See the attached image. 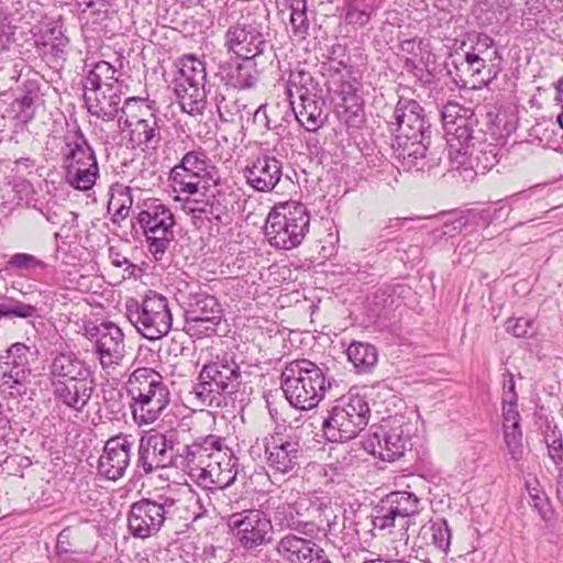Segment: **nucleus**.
I'll return each instance as SVG.
<instances>
[{
    "mask_svg": "<svg viewBox=\"0 0 563 563\" xmlns=\"http://www.w3.org/2000/svg\"><path fill=\"white\" fill-rule=\"evenodd\" d=\"M35 208L53 224H59L63 221V217L67 213L65 206L56 200H49L45 205L41 203V206L35 205Z\"/></svg>",
    "mask_w": 563,
    "mask_h": 563,
    "instance_id": "obj_55",
    "label": "nucleus"
},
{
    "mask_svg": "<svg viewBox=\"0 0 563 563\" xmlns=\"http://www.w3.org/2000/svg\"><path fill=\"white\" fill-rule=\"evenodd\" d=\"M63 167L66 183L76 190H90L99 178L96 153L80 131L65 139Z\"/></svg>",
    "mask_w": 563,
    "mask_h": 563,
    "instance_id": "obj_7",
    "label": "nucleus"
},
{
    "mask_svg": "<svg viewBox=\"0 0 563 563\" xmlns=\"http://www.w3.org/2000/svg\"><path fill=\"white\" fill-rule=\"evenodd\" d=\"M265 462L273 475H289L297 472L302 448L297 435L275 432L263 439Z\"/></svg>",
    "mask_w": 563,
    "mask_h": 563,
    "instance_id": "obj_18",
    "label": "nucleus"
},
{
    "mask_svg": "<svg viewBox=\"0 0 563 563\" xmlns=\"http://www.w3.org/2000/svg\"><path fill=\"white\" fill-rule=\"evenodd\" d=\"M216 166L212 165L207 152L197 148L187 152L179 163L175 165L170 173L169 179L175 191L179 194L196 195L199 192L202 179L213 183Z\"/></svg>",
    "mask_w": 563,
    "mask_h": 563,
    "instance_id": "obj_15",
    "label": "nucleus"
},
{
    "mask_svg": "<svg viewBox=\"0 0 563 563\" xmlns=\"http://www.w3.org/2000/svg\"><path fill=\"white\" fill-rule=\"evenodd\" d=\"M44 103L41 82L37 78H24L15 90L11 103V112L20 123H29L35 117L36 110Z\"/></svg>",
    "mask_w": 563,
    "mask_h": 563,
    "instance_id": "obj_33",
    "label": "nucleus"
},
{
    "mask_svg": "<svg viewBox=\"0 0 563 563\" xmlns=\"http://www.w3.org/2000/svg\"><path fill=\"white\" fill-rule=\"evenodd\" d=\"M289 530H295L306 537H308L310 540H312L314 537L318 536V533L321 531L320 527L313 522V521H302L299 519L298 522L290 521L288 525Z\"/></svg>",
    "mask_w": 563,
    "mask_h": 563,
    "instance_id": "obj_61",
    "label": "nucleus"
},
{
    "mask_svg": "<svg viewBox=\"0 0 563 563\" xmlns=\"http://www.w3.org/2000/svg\"><path fill=\"white\" fill-rule=\"evenodd\" d=\"M188 501H189L188 509L191 512L194 521L206 516L208 510L203 503V499L199 495L191 493Z\"/></svg>",
    "mask_w": 563,
    "mask_h": 563,
    "instance_id": "obj_62",
    "label": "nucleus"
},
{
    "mask_svg": "<svg viewBox=\"0 0 563 563\" xmlns=\"http://www.w3.org/2000/svg\"><path fill=\"white\" fill-rule=\"evenodd\" d=\"M241 384L240 365L233 356L222 354L202 365L190 394L201 406L222 408Z\"/></svg>",
    "mask_w": 563,
    "mask_h": 563,
    "instance_id": "obj_2",
    "label": "nucleus"
},
{
    "mask_svg": "<svg viewBox=\"0 0 563 563\" xmlns=\"http://www.w3.org/2000/svg\"><path fill=\"white\" fill-rule=\"evenodd\" d=\"M280 385L285 398L294 408L310 410L324 398L332 383L327 367L307 358H298L285 365Z\"/></svg>",
    "mask_w": 563,
    "mask_h": 563,
    "instance_id": "obj_1",
    "label": "nucleus"
},
{
    "mask_svg": "<svg viewBox=\"0 0 563 563\" xmlns=\"http://www.w3.org/2000/svg\"><path fill=\"white\" fill-rule=\"evenodd\" d=\"M179 71L175 84H206V65L195 55H185L179 60Z\"/></svg>",
    "mask_w": 563,
    "mask_h": 563,
    "instance_id": "obj_42",
    "label": "nucleus"
},
{
    "mask_svg": "<svg viewBox=\"0 0 563 563\" xmlns=\"http://www.w3.org/2000/svg\"><path fill=\"white\" fill-rule=\"evenodd\" d=\"M108 256L111 262V264L115 267H122L124 269V273L128 274V276L134 275L136 265L131 263V261L123 255L118 247L110 246L108 250Z\"/></svg>",
    "mask_w": 563,
    "mask_h": 563,
    "instance_id": "obj_59",
    "label": "nucleus"
},
{
    "mask_svg": "<svg viewBox=\"0 0 563 563\" xmlns=\"http://www.w3.org/2000/svg\"><path fill=\"white\" fill-rule=\"evenodd\" d=\"M47 264L29 253H15L5 263V269L19 275L33 273L37 269L44 271Z\"/></svg>",
    "mask_w": 563,
    "mask_h": 563,
    "instance_id": "obj_48",
    "label": "nucleus"
},
{
    "mask_svg": "<svg viewBox=\"0 0 563 563\" xmlns=\"http://www.w3.org/2000/svg\"><path fill=\"white\" fill-rule=\"evenodd\" d=\"M343 11L346 24L362 27L371 21L375 7L366 0H344Z\"/></svg>",
    "mask_w": 563,
    "mask_h": 563,
    "instance_id": "obj_44",
    "label": "nucleus"
},
{
    "mask_svg": "<svg viewBox=\"0 0 563 563\" xmlns=\"http://www.w3.org/2000/svg\"><path fill=\"white\" fill-rule=\"evenodd\" d=\"M313 89L314 81L309 71L299 68L290 70L286 88L289 106L295 104V98L300 99L302 97L313 95Z\"/></svg>",
    "mask_w": 563,
    "mask_h": 563,
    "instance_id": "obj_43",
    "label": "nucleus"
},
{
    "mask_svg": "<svg viewBox=\"0 0 563 563\" xmlns=\"http://www.w3.org/2000/svg\"><path fill=\"white\" fill-rule=\"evenodd\" d=\"M43 38H45L43 45L47 47L46 52L55 57H63L69 41L63 33L62 25L58 21L52 23V26L46 30Z\"/></svg>",
    "mask_w": 563,
    "mask_h": 563,
    "instance_id": "obj_51",
    "label": "nucleus"
},
{
    "mask_svg": "<svg viewBox=\"0 0 563 563\" xmlns=\"http://www.w3.org/2000/svg\"><path fill=\"white\" fill-rule=\"evenodd\" d=\"M200 198L176 197L181 202L183 211L191 217L194 225L200 228L206 223H222L233 203V191L222 184L220 178L213 180L212 187H203Z\"/></svg>",
    "mask_w": 563,
    "mask_h": 563,
    "instance_id": "obj_10",
    "label": "nucleus"
},
{
    "mask_svg": "<svg viewBox=\"0 0 563 563\" xmlns=\"http://www.w3.org/2000/svg\"><path fill=\"white\" fill-rule=\"evenodd\" d=\"M397 521H404L401 526L406 531L409 529L410 520L406 519L397 509L393 503H385V498L382 499L380 505L375 509L372 522L374 528L379 530L389 529L396 526Z\"/></svg>",
    "mask_w": 563,
    "mask_h": 563,
    "instance_id": "obj_47",
    "label": "nucleus"
},
{
    "mask_svg": "<svg viewBox=\"0 0 563 563\" xmlns=\"http://www.w3.org/2000/svg\"><path fill=\"white\" fill-rule=\"evenodd\" d=\"M504 428H517L520 426V415L517 407L503 406Z\"/></svg>",
    "mask_w": 563,
    "mask_h": 563,
    "instance_id": "obj_63",
    "label": "nucleus"
},
{
    "mask_svg": "<svg viewBox=\"0 0 563 563\" xmlns=\"http://www.w3.org/2000/svg\"><path fill=\"white\" fill-rule=\"evenodd\" d=\"M184 305L185 330L190 336L201 339L217 333L223 309L214 296L199 288L186 296Z\"/></svg>",
    "mask_w": 563,
    "mask_h": 563,
    "instance_id": "obj_13",
    "label": "nucleus"
},
{
    "mask_svg": "<svg viewBox=\"0 0 563 563\" xmlns=\"http://www.w3.org/2000/svg\"><path fill=\"white\" fill-rule=\"evenodd\" d=\"M454 81L460 87L471 86L479 88L489 85L498 75L500 68L494 60L478 57V55H465L454 58Z\"/></svg>",
    "mask_w": 563,
    "mask_h": 563,
    "instance_id": "obj_24",
    "label": "nucleus"
},
{
    "mask_svg": "<svg viewBox=\"0 0 563 563\" xmlns=\"http://www.w3.org/2000/svg\"><path fill=\"white\" fill-rule=\"evenodd\" d=\"M228 526L240 545L247 551L271 543L273 525L268 515L258 509H246L232 514Z\"/></svg>",
    "mask_w": 563,
    "mask_h": 563,
    "instance_id": "obj_16",
    "label": "nucleus"
},
{
    "mask_svg": "<svg viewBox=\"0 0 563 563\" xmlns=\"http://www.w3.org/2000/svg\"><path fill=\"white\" fill-rule=\"evenodd\" d=\"M484 136L478 137L473 145L465 151V155H449L455 168L473 170L476 175H484L499 161L500 148L494 143H483Z\"/></svg>",
    "mask_w": 563,
    "mask_h": 563,
    "instance_id": "obj_29",
    "label": "nucleus"
},
{
    "mask_svg": "<svg viewBox=\"0 0 563 563\" xmlns=\"http://www.w3.org/2000/svg\"><path fill=\"white\" fill-rule=\"evenodd\" d=\"M33 353L24 343H14L0 356V386L24 385L31 375Z\"/></svg>",
    "mask_w": 563,
    "mask_h": 563,
    "instance_id": "obj_26",
    "label": "nucleus"
},
{
    "mask_svg": "<svg viewBox=\"0 0 563 563\" xmlns=\"http://www.w3.org/2000/svg\"><path fill=\"white\" fill-rule=\"evenodd\" d=\"M452 531L446 519L437 518L422 525L413 540L416 558L426 563H443L450 552Z\"/></svg>",
    "mask_w": 563,
    "mask_h": 563,
    "instance_id": "obj_19",
    "label": "nucleus"
},
{
    "mask_svg": "<svg viewBox=\"0 0 563 563\" xmlns=\"http://www.w3.org/2000/svg\"><path fill=\"white\" fill-rule=\"evenodd\" d=\"M125 317L150 341L165 336L173 324L167 298L154 291H150L142 301L129 298L125 301Z\"/></svg>",
    "mask_w": 563,
    "mask_h": 563,
    "instance_id": "obj_6",
    "label": "nucleus"
},
{
    "mask_svg": "<svg viewBox=\"0 0 563 563\" xmlns=\"http://www.w3.org/2000/svg\"><path fill=\"white\" fill-rule=\"evenodd\" d=\"M431 134L394 136V157L406 172H430L440 165L441 158L429 151Z\"/></svg>",
    "mask_w": 563,
    "mask_h": 563,
    "instance_id": "obj_17",
    "label": "nucleus"
},
{
    "mask_svg": "<svg viewBox=\"0 0 563 563\" xmlns=\"http://www.w3.org/2000/svg\"><path fill=\"white\" fill-rule=\"evenodd\" d=\"M389 131L397 135L431 134V124L426 120L424 110L413 99L399 98L390 120L387 121Z\"/></svg>",
    "mask_w": 563,
    "mask_h": 563,
    "instance_id": "obj_23",
    "label": "nucleus"
},
{
    "mask_svg": "<svg viewBox=\"0 0 563 563\" xmlns=\"http://www.w3.org/2000/svg\"><path fill=\"white\" fill-rule=\"evenodd\" d=\"M238 459L233 455L229 448L225 455L216 459L214 462L208 464L198 475L196 483L207 489H225L230 487L236 479Z\"/></svg>",
    "mask_w": 563,
    "mask_h": 563,
    "instance_id": "obj_32",
    "label": "nucleus"
},
{
    "mask_svg": "<svg viewBox=\"0 0 563 563\" xmlns=\"http://www.w3.org/2000/svg\"><path fill=\"white\" fill-rule=\"evenodd\" d=\"M179 500L168 494H157L133 503L128 514V529L137 539H147L158 533L164 522L172 519Z\"/></svg>",
    "mask_w": 563,
    "mask_h": 563,
    "instance_id": "obj_9",
    "label": "nucleus"
},
{
    "mask_svg": "<svg viewBox=\"0 0 563 563\" xmlns=\"http://www.w3.org/2000/svg\"><path fill=\"white\" fill-rule=\"evenodd\" d=\"M299 104L296 108L291 107L289 117H295L296 120L307 130L317 131L324 122L325 115L323 111V101L317 99L316 93L306 96L299 99Z\"/></svg>",
    "mask_w": 563,
    "mask_h": 563,
    "instance_id": "obj_37",
    "label": "nucleus"
},
{
    "mask_svg": "<svg viewBox=\"0 0 563 563\" xmlns=\"http://www.w3.org/2000/svg\"><path fill=\"white\" fill-rule=\"evenodd\" d=\"M274 518L282 527L287 529L290 521H299V518L294 514V507L286 503H283L276 507Z\"/></svg>",
    "mask_w": 563,
    "mask_h": 563,
    "instance_id": "obj_60",
    "label": "nucleus"
},
{
    "mask_svg": "<svg viewBox=\"0 0 563 563\" xmlns=\"http://www.w3.org/2000/svg\"><path fill=\"white\" fill-rule=\"evenodd\" d=\"M84 86V100L88 112L102 121H112L119 115L125 117V108L135 101L133 98L125 100L121 107L123 91L115 88H95Z\"/></svg>",
    "mask_w": 563,
    "mask_h": 563,
    "instance_id": "obj_25",
    "label": "nucleus"
},
{
    "mask_svg": "<svg viewBox=\"0 0 563 563\" xmlns=\"http://www.w3.org/2000/svg\"><path fill=\"white\" fill-rule=\"evenodd\" d=\"M505 443L509 454L514 460H518L522 451V432L520 426L515 428H504Z\"/></svg>",
    "mask_w": 563,
    "mask_h": 563,
    "instance_id": "obj_56",
    "label": "nucleus"
},
{
    "mask_svg": "<svg viewBox=\"0 0 563 563\" xmlns=\"http://www.w3.org/2000/svg\"><path fill=\"white\" fill-rule=\"evenodd\" d=\"M159 439L155 438L153 440L148 432L140 439L135 464L140 476L150 475L172 464L173 456L164 452L165 440L161 441Z\"/></svg>",
    "mask_w": 563,
    "mask_h": 563,
    "instance_id": "obj_34",
    "label": "nucleus"
},
{
    "mask_svg": "<svg viewBox=\"0 0 563 563\" xmlns=\"http://www.w3.org/2000/svg\"><path fill=\"white\" fill-rule=\"evenodd\" d=\"M309 506L318 515L320 522H325L327 531L332 532L338 518L334 514L332 499L328 496L312 495L309 498Z\"/></svg>",
    "mask_w": 563,
    "mask_h": 563,
    "instance_id": "obj_49",
    "label": "nucleus"
},
{
    "mask_svg": "<svg viewBox=\"0 0 563 563\" xmlns=\"http://www.w3.org/2000/svg\"><path fill=\"white\" fill-rule=\"evenodd\" d=\"M290 10L291 32L298 40H305L309 34L310 23L307 16V0H285Z\"/></svg>",
    "mask_w": 563,
    "mask_h": 563,
    "instance_id": "obj_45",
    "label": "nucleus"
},
{
    "mask_svg": "<svg viewBox=\"0 0 563 563\" xmlns=\"http://www.w3.org/2000/svg\"><path fill=\"white\" fill-rule=\"evenodd\" d=\"M37 316V308L33 305L9 298L0 303V318L12 319H30Z\"/></svg>",
    "mask_w": 563,
    "mask_h": 563,
    "instance_id": "obj_52",
    "label": "nucleus"
},
{
    "mask_svg": "<svg viewBox=\"0 0 563 563\" xmlns=\"http://www.w3.org/2000/svg\"><path fill=\"white\" fill-rule=\"evenodd\" d=\"M310 225L307 207L300 202H287L272 210L264 225L268 242L282 250H291L305 239Z\"/></svg>",
    "mask_w": 563,
    "mask_h": 563,
    "instance_id": "obj_4",
    "label": "nucleus"
},
{
    "mask_svg": "<svg viewBox=\"0 0 563 563\" xmlns=\"http://www.w3.org/2000/svg\"><path fill=\"white\" fill-rule=\"evenodd\" d=\"M279 104L269 107L268 104H262L255 111L254 118L257 121L264 120V124L268 130L275 131L277 135H282L286 131V125L282 121H286V117H289V106H286V113L280 118L277 117Z\"/></svg>",
    "mask_w": 563,
    "mask_h": 563,
    "instance_id": "obj_50",
    "label": "nucleus"
},
{
    "mask_svg": "<svg viewBox=\"0 0 563 563\" xmlns=\"http://www.w3.org/2000/svg\"><path fill=\"white\" fill-rule=\"evenodd\" d=\"M404 417L384 419L380 424L372 426L364 442V449L383 461L393 462L404 455L409 441L405 432Z\"/></svg>",
    "mask_w": 563,
    "mask_h": 563,
    "instance_id": "obj_14",
    "label": "nucleus"
},
{
    "mask_svg": "<svg viewBox=\"0 0 563 563\" xmlns=\"http://www.w3.org/2000/svg\"><path fill=\"white\" fill-rule=\"evenodd\" d=\"M90 377V371L85 361L74 352H60L51 362V386H57L66 382L81 380Z\"/></svg>",
    "mask_w": 563,
    "mask_h": 563,
    "instance_id": "obj_35",
    "label": "nucleus"
},
{
    "mask_svg": "<svg viewBox=\"0 0 563 563\" xmlns=\"http://www.w3.org/2000/svg\"><path fill=\"white\" fill-rule=\"evenodd\" d=\"M223 46L236 57L260 59L268 65L279 64L269 32L255 22L238 21L230 25L223 36Z\"/></svg>",
    "mask_w": 563,
    "mask_h": 563,
    "instance_id": "obj_8",
    "label": "nucleus"
},
{
    "mask_svg": "<svg viewBox=\"0 0 563 563\" xmlns=\"http://www.w3.org/2000/svg\"><path fill=\"white\" fill-rule=\"evenodd\" d=\"M545 442L548 445L549 455L552 461L558 465L563 462V442L561 434H556L555 430L551 434H547Z\"/></svg>",
    "mask_w": 563,
    "mask_h": 563,
    "instance_id": "obj_57",
    "label": "nucleus"
},
{
    "mask_svg": "<svg viewBox=\"0 0 563 563\" xmlns=\"http://www.w3.org/2000/svg\"><path fill=\"white\" fill-rule=\"evenodd\" d=\"M174 90L184 112L190 115L202 114L207 103L205 84H175Z\"/></svg>",
    "mask_w": 563,
    "mask_h": 563,
    "instance_id": "obj_38",
    "label": "nucleus"
},
{
    "mask_svg": "<svg viewBox=\"0 0 563 563\" xmlns=\"http://www.w3.org/2000/svg\"><path fill=\"white\" fill-rule=\"evenodd\" d=\"M85 336L92 342L93 351L103 369L114 368L124 358V333L113 322L86 325Z\"/></svg>",
    "mask_w": 563,
    "mask_h": 563,
    "instance_id": "obj_20",
    "label": "nucleus"
},
{
    "mask_svg": "<svg viewBox=\"0 0 563 563\" xmlns=\"http://www.w3.org/2000/svg\"><path fill=\"white\" fill-rule=\"evenodd\" d=\"M506 330L516 338H531L536 333L534 320L529 318H509Z\"/></svg>",
    "mask_w": 563,
    "mask_h": 563,
    "instance_id": "obj_54",
    "label": "nucleus"
},
{
    "mask_svg": "<svg viewBox=\"0 0 563 563\" xmlns=\"http://www.w3.org/2000/svg\"><path fill=\"white\" fill-rule=\"evenodd\" d=\"M93 390L95 383L90 377L81 380L66 382L52 387L56 406L76 415L85 410Z\"/></svg>",
    "mask_w": 563,
    "mask_h": 563,
    "instance_id": "obj_31",
    "label": "nucleus"
},
{
    "mask_svg": "<svg viewBox=\"0 0 563 563\" xmlns=\"http://www.w3.org/2000/svg\"><path fill=\"white\" fill-rule=\"evenodd\" d=\"M132 442L125 435L110 438L98 460V472L109 481H118L130 465Z\"/></svg>",
    "mask_w": 563,
    "mask_h": 563,
    "instance_id": "obj_27",
    "label": "nucleus"
},
{
    "mask_svg": "<svg viewBox=\"0 0 563 563\" xmlns=\"http://www.w3.org/2000/svg\"><path fill=\"white\" fill-rule=\"evenodd\" d=\"M126 391L137 426L155 422L170 402V391L163 376L148 367L136 368L129 377Z\"/></svg>",
    "mask_w": 563,
    "mask_h": 563,
    "instance_id": "obj_3",
    "label": "nucleus"
},
{
    "mask_svg": "<svg viewBox=\"0 0 563 563\" xmlns=\"http://www.w3.org/2000/svg\"><path fill=\"white\" fill-rule=\"evenodd\" d=\"M218 112L222 121H232L235 113L239 112V106L234 102L232 107L229 106L228 101L222 98L217 103Z\"/></svg>",
    "mask_w": 563,
    "mask_h": 563,
    "instance_id": "obj_64",
    "label": "nucleus"
},
{
    "mask_svg": "<svg viewBox=\"0 0 563 563\" xmlns=\"http://www.w3.org/2000/svg\"><path fill=\"white\" fill-rule=\"evenodd\" d=\"M316 547H319V544L313 540L287 533L276 543L275 550L284 561L289 563H307L313 554Z\"/></svg>",
    "mask_w": 563,
    "mask_h": 563,
    "instance_id": "obj_36",
    "label": "nucleus"
},
{
    "mask_svg": "<svg viewBox=\"0 0 563 563\" xmlns=\"http://www.w3.org/2000/svg\"><path fill=\"white\" fill-rule=\"evenodd\" d=\"M443 128L449 146V155H465V151L481 136L484 131L473 110L457 102H448L441 112Z\"/></svg>",
    "mask_w": 563,
    "mask_h": 563,
    "instance_id": "obj_12",
    "label": "nucleus"
},
{
    "mask_svg": "<svg viewBox=\"0 0 563 563\" xmlns=\"http://www.w3.org/2000/svg\"><path fill=\"white\" fill-rule=\"evenodd\" d=\"M137 221L143 229L148 252L155 261L163 260L174 240V213L159 200H147L137 216Z\"/></svg>",
    "mask_w": 563,
    "mask_h": 563,
    "instance_id": "obj_11",
    "label": "nucleus"
},
{
    "mask_svg": "<svg viewBox=\"0 0 563 563\" xmlns=\"http://www.w3.org/2000/svg\"><path fill=\"white\" fill-rule=\"evenodd\" d=\"M385 503L394 505L406 519L415 517L422 510L421 500L410 492H391L385 497Z\"/></svg>",
    "mask_w": 563,
    "mask_h": 563,
    "instance_id": "obj_46",
    "label": "nucleus"
},
{
    "mask_svg": "<svg viewBox=\"0 0 563 563\" xmlns=\"http://www.w3.org/2000/svg\"><path fill=\"white\" fill-rule=\"evenodd\" d=\"M115 74L117 70L110 63L100 60L86 75L82 85H88L101 89L111 87L122 91L123 84L119 80Z\"/></svg>",
    "mask_w": 563,
    "mask_h": 563,
    "instance_id": "obj_39",
    "label": "nucleus"
},
{
    "mask_svg": "<svg viewBox=\"0 0 563 563\" xmlns=\"http://www.w3.org/2000/svg\"><path fill=\"white\" fill-rule=\"evenodd\" d=\"M229 448L225 445V440L217 434H208L197 438L192 443L184 446L180 457L184 460V466L187 468L188 474L195 481L198 475L207 468L208 464L214 462L221 455H225Z\"/></svg>",
    "mask_w": 563,
    "mask_h": 563,
    "instance_id": "obj_22",
    "label": "nucleus"
},
{
    "mask_svg": "<svg viewBox=\"0 0 563 563\" xmlns=\"http://www.w3.org/2000/svg\"><path fill=\"white\" fill-rule=\"evenodd\" d=\"M371 410L364 396L349 395L332 407L322 422L329 442H346L356 438L368 423Z\"/></svg>",
    "mask_w": 563,
    "mask_h": 563,
    "instance_id": "obj_5",
    "label": "nucleus"
},
{
    "mask_svg": "<svg viewBox=\"0 0 563 563\" xmlns=\"http://www.w3.org/2000/svg\"><path fill=\"white\" fill-rule=\"evenodd\" d=\"M346 355L358 373L371 372L378 360L376 347L366 342H352L346 349Z\"/></svg>",
    "mask_w": 563,
    "mask_h": 563,
    "instance_id": "obj_40",
    "label": "nucleus"
},
{
    "mask_svg": "<svg viewBox=\"0 0 563 563\" xmlns=\"http://www.w3.org/2000/svg\"><path fill=\"white\" fill-rule=\"evenodd\" d=\"M118 125L128 130L126 146L132 150L155 151L163 141L164 122L154 113L145 118H132L119 115Z\"/></svg>",
    "mask_w": 563,
    "mask_h": 563,
    "instance_id": "obj_21",
    "label": "nucleus"
},
{
    "mask_svg": "<svg viewBox=\"0 0 563 563\" xmlns=\"http://www.w3.org/2000/svg\"><path fill=\"white\" fill-rule=\"evenodd\" d=\"M243 175L254 190L271 192L280 181L283 163L274 156H258L246 165Z\"/></svg>",
    "mask_w": 563,
    "mask_h": 563,
    "instance_id": "obj_28",
    "label": "nucleus"
},
{
    "mask_svg": "<svg viewBox=\"0 0 563 563\" xmlns=\"http://www.w3.org/2000/svg\"><path fill=\"white\" fill-rule=\"evenodd\" d=\"M268 65L264 60L238 57L220 66L221 80L234 89L247 90L256 86L258 80V67Z\"/></svg>",
    "mask_w": 563,
    "mask_h": 563,
    "instance_id": "obj_30",
    "label": "nucleus"
},
{
    "mask_svg": "<svg viewBox=\"0 0 563 563\" xmlns=\"http://www.w3.org/2000/svg\"><path fill=\"white\" fill-rule=\"evenodd\" d=\"M342 107L347 114L346 121L356 124L363 121L364 102L361 96L355 92L346 91V96L342 98Z\"/></svg>",
    "mask_w": 563,
    "mask_h": 563,
    "instance_id": "obj_53",
    "label": "nucleus"
},
{
    "mask_svg": "<svg viewBox=\"0 0 563 563\" xmlns=\"http://www.w3.org/2000/svg\"><path fill=\"white\" fill-rule=\"evenodd\" d=\"M504 207L488 206L482 210L472 213V218L477 224L488 227L493 221L500 218Z\"/></svg>",
    "mask_w": 563,
    "mask_h": 563,
    "instance_id": "obj_58",
    "label": "nucleus"
},
{
    "mask_svg": "<svg viewBox=\"0 0 563 563\" xmlns=\"http://www.w3.org/2000/svg\"><path fill=\"white\" fill-rule=\"evenodd\" d=\"M461 49L465 55H478L492 60L500 59L494 40L483 33L468 34L467 41L462 42Z\"/></svg>",
    "mask_w": 563,
    "mask_h": 563,
    "instance_id": "obj_41",
    "label": "nucleus"
}]
</instances>
